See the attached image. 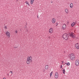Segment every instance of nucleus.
I'll list each match as a JSON object with an SVG mask.
<instances>
[{"label":"nucleus","instance_id":"1","mask_svg":"<svg viewBox=\"0 0 79 79\" xmlns=\"http://www.w3.org/2000/svg\"><path fill=\"white\" fill-rule=\"evenodd\" d=\"M72 37L73 38H75V36H74V34L73 33H69V34H65L63 35L62 36V38H63L64 39H65V40H68L69 39V37Z\"/></svg>","mask_w":79,"mask_h":79},{"label":"nucleus","instance_id":"2","mask_svg":"<svg viewBox=\"0 0 79 79\" xmlns=\"http://www.w3.org/2000/svg\"><path fill=\"white\" fill-rule=\"evenodd\" d=\"M69 58L72 60H74L75 59V56L73 54H71L69 55Z\"/></svg>","mask_w":79,"mask_h":79},{"label":"nucleus","instance_id":"3","mask_svg":"<svg viewBox=\"0 0 79 79\" xmlns=\"http://www.w3.org/2000/svg\"><path fill=\"white\" fill-rule=\"evenodd\" d=\"M75 64L76 66H78L79 65V61L78 60H77L75 61Z\"/></svg>","mask_w":79,"mask_h":79},{"label":"nucleus","instance_id":"4","mask_svg":"<svg viewBox=\"0 0 79 79\" xmlns=\"http://www.w3.org/2000/svg\"><path fill=\"white\" fill-rule=\"evenodd\" d=\"M6 35L8 36V37H10V32H9L6 31Z\"/></svg>","mask_w":79,"mask_h":79},{"label":"nucleus","instance_id":"5","mask_svg":"<svg viewBox=\"0 0 79 79\" xmlns=\"http://www.w3.org/2000/svg\"><path fill=\"white\" fill-rule=\"evenodd\" d=\"M31 62H32V61H31V60L27 59V63L28 64H29L31 63Z\"/></svg>","mask_w":79,"mask_h":79},{"label":"nucleus","instance_id":"6","mask_svg":"<svg viewBox=\"0 0 79 79\" xmlns=\"http://www.w3.org/2000/svg\"><path fill=\"white\" fill-rule=\"evenodd\" d=\"M58 72H56L55 74V77L56 79L58 78Z\"/></svg>","mask_w":79,"mask_h":79},{"label":"nucleus","instance_id":"7","mask_svg":"<svg viewBox=\"0 0 79 79\" xmlns=\"http://www.w3.org/2000/svg\"><path fill=\"white\" fill-rule=\"evenodd\" d=\"M66 28V25L65 24H64L62 26V29H65Z\"/></svg>","mask_w":79,"mask_h":79},{"label":"nucleus","instance_id":"8","mask_svg":"<svg viewBox=\"0 0 79 79\" xmlns=\"http://www.w3.org/2000/svg\"><path fill=\"white\" fill-rule=\"evenodd\" d=\"M27 59L32 61V57L31 56H30V57H28L27 58Z\"/></svg>","mask_w":79,"mask_h":79},{"label":"nucleus","instance_id":"9","mask_svg":"<svg viewBox=\"0 0 79 79\" xmlns=\"http://www.w3.org/2000/svg\"><path fill=\"white\" fill-rule=\"evenodd\" d=\"M56 21V20L55 19H52V23H53L54 24L55 23V22Z\"/></svg>","mask_w":79,"mask_h":79},{"label":"nucleus","instance_id":"10","mask_svg":"<svg viewBox=\"0 0 79 79\" xmlns=\"http://www.w3.org/2000/svg\"><path fill=\"white\" fill-rule=\"evenodd\" d=\"M75 47H76L77 49H79V46L78 45V43H77L75 45Z\"/></svg>","mask_w":79,"mask_h":79},{"label":"nucleus","instance_id":"11","mask_svg":"<svg viewBox=\"0 0 79 79\" xmlns=\"http://www.w3.org/2000/svg\"><path fill=\"white\" fill-rule=\"evenodd\" d=\"M49 32L50 33L53 32V28H51L49 30Z\"/></svg>","mask_w":79,"mask_h":79},{"label":"nucleus","instance_id":"12","mask_svg":"<svg viewBox=\"0 0 79 79\" xmlns=\"http://www.w3.org/2000/svg\"><path fill=\"white\" fill-rule=\"evenodd\" d=\"M70 6L71 8H73V3H71L70 5Z\"/></svg>","mask_w":79,"mask_h":79},{"label":"nucleus","instance_id":"13","mask_svg":"<svg viewBox=\"0 0 79 79\" xmlns=\"http://www.w3.org/2000/svg\"><path fill=\"white\" fill-rule=\"evenodd\" d=\"M65 11L67 13H68L69 11H68V9L66 8L65 10Z\"/></svg>","mask_w":79,"mask_h":79},{"label":"nucleus","instance_id":"14","mask_svg":"<svg viewBox=\"0 0 79 79\" xmlns=\"http://www.w3.org/2000/svg\"><path fill=\"white\" fill-rule=\"evenodd\" d=\"M48 65H46L45 66V69H48Z\"/></svg>","mask_w":79,"mask_h":79},{"label":"nucleus","instance_id":"15","mask_svg":"<svg viewBox=\"0 0 79 79\" xmlns=\"http://www.w3.org/2000/svg\"><path fill=\"white\" fill-rule=\"evenodd\" d=\"M75 24V23L74 22H73V23L71 24V26H74V24Z\"/></svg>","mask_w":79,"mask_h":79},{"label":"nucleus","instance_id":"16","mask_svg":"<svg viewBox=\"0 0 79 79\" xmlns=\"http://www.w3.org/2000/svg\"><path fill=\"white\" fill-rule=\"evenodd\" d=\"M33 3H34V1H31V3L32 5L33 4Z\"/></svg>","mask_w":79,"mask_h":79},{"label":"nucleus","instance_id":"17","mask_svg":"<svg viewBox=\"0 0 79 79\" xmlns=\"http://www.w3.org/2000/svg\"><path fill=\"white\" fill-rule=\"evenodd\" d=\"M52 74H53V71H52V72L50 74V77L52 76Z\"/></svg>","mask_w":79,"mask_h":79},{"label":"nucleus","instance_id":"18","mask_svg":"<svg viewBox=\"0 0 79 79\" xmlns=\"http://www.w3.org/2000/svg\"><path fill=\"white\" fill-rule=\"evenodd\" d=\"M69 65H70V64L68 62L67 64V66H69Z\"/></svg>","mask_w":79,"mask_h":79},{"label":"nucleus","instance_id":"19","mask_svg":"<svg viewBox=\"0 0 79 79\" xmlns=\"http://www.w3.org/2000/svg\"><path fill=\"white\" fill-rule=\"evenodd\" d=\"M62 71H63V74H65V70H62Z\"/></svg>","mask_w":79,"mask_h":79},{"label":"nucleus","instance_id":"20","mask_svg":"<svg viewBox=\"0 0 79 79\" xmlns=\"http://www.w3.org/2000/svg\"><path fill=\"white\" fill-rule=\"evenodd\" d=\"M26 2L27 4V5H29V2H28L27 1H26Z\"/></svg>","mask_w":79,"mask_h":79},{"label":"nucleus","instance_id":"21","mask_svg":"<svg viewBox=\"0 0 79 79\" xmlns=\"http://www.w3.org/2000/svg\"><path fill=\"white\" fill-rule=\"evenodd\" d=\"M56 26H57L58 25V23H56Z\"/></svg>","mask_w":79,"mask_h":79},{"label":"nucleus","instance_id":"22","mask_svg":"<svg viewBox=\"0 0 79 79\" xmlns=\"http://www.w3.org/2000/svg\"><path fill=\"white\" fill-rule=\"evenodd\" d=\"M5 29H7V27H6V26L5 27Z\"/></svg>","mask_w":79,"mask_h":79},{"label":"nucleus","instance_id":"23","mask_svg":"<svg viewBox=\"0 0 79 79\" xmlns=\"http://www.w3.org/2000/svg\"><path fill=\"white\" fill-rule=\"evenodd\" d=\"M15 32H16V33H18V31L16 30V31H15Z\"/></svg>","mask_w":79,"mask_h":79},{"label":"nucleus","instance_id":"24","mask_svg":"<svg viewBox=\"0 0 79 79\" xmlns=\"http://www.w3.org/2000/svg\"><path fill=\"white\" fill-rule=\"evenodd\" d=\"M60 68L61 69L62 68V65H60Z\"/></svg>","mask_w":79,"mask_h":79},{"label":"nucleus","instance_id":"25","mask_svg":"<svg viewBox=\"0 0 79 79\" xmlns=\"http://www.w3.org/2000/svg\"><path fill=\"white\" fill-rule=\"evenodd\" d=\"M14 48H18V47H14Z\"/></svg>","mask_w":79,"mask_h":79},{"label":"nucleus","instance_id":"26","mask_svg":"<svg viewBox=\"0 0 79 79\" xmlns=\"http://www.w3.org/2000/svg\"><path fill=\"white\" fill-rule=\"evenodd\" d=\"M62 70H65V69H64L63 68H62Z\"/></svg>","mask_w":79,"mask_h":79},{"label":"nucleus","instance_id":"27","mask_svg":"<svg viewBox=\"0 0 79 79\" xmlns=\"http://www.w3.org/2000/svg\"><path fill=\"white\" fill-rule=\"evenodd\" d=\"M37 18H39V15H37Z\"/></svg>","mask_w":79,"mask_h":79},{"label":"nucleus","instance_id":"28","mask_svg":"<svg viewBox=\"0 0 79 79\" xmlns=\"http://www.w3.org/2000/svg\"><path fill=\"white\" fill-rule=\"evenodd\" d=\"M11 73L12 74H13V72H11Z\"/></svg>","mask_w":79,"mask_h":79},{"label":"nucleus","instance_id":"29","mask_svg":"<svg viewBox=\"0 0 79 79\" xmlns=\"http://www.w3.org/2000/svg\"><path fill=\"white\" fill-rule=\"evenodd\" d=\"M31 1H34V0H31Z\"/></svg>","mask_w":79,"mask_h":79},{"label":"nucleus","instance_id":"30","mask_svg":"<svg viewBox=\"0 0 79 79\" xmlns=\"http://www.w3.org/2000/svg\"><path fill=\"white\" fill-rule=\"evenodd\" d=\"M53 3V1L51 2V3Z\"/></svg>","mask_w":79,"mask_h":79},{"label":"nucleus","instance_id":"31","mask_svg":"<svg viewBox=\"0 0 79 79\" xmlns=\"http://www.w3.org/2000/svg\"><path fill=\"white\" fill-rule=\"evenodd\" d=\"M12 72H12V71H11L10 72V73H12Z\"/></svg>","mask_w":79,"mask_h":79},{"label":"nucleus","instance_id":"32","mask_svg":"<svg viewBox=\"0 0 79 79\" xmlns=\"http://www.w3.org/2000/svg\"><path fill=\"white\" fill-rule=\"evenodd\" d=\"M3 79H6V78H4Z\"/></svg>","mask_w":79,"mask_h":79},{"label":"nucleus","instance_id":"33","mask_svg":"<svg viewBox=\"0 0 79 79\" xmlns=\"http://www.w3.org/2000/svg\"><path fill=\"white\" fill-rule=\"evenodd\" d=\"M7 76H9V74H7Z\"/></svg>","mask_w":79,"mask_h":79},{"label":"nucleus","instance_id":"34","mask_svg":"<svg viewBox=\"0 0 79 79\" xmlns=\"http://www.w3.org/2000/svg\"><path fill=\"white\" fill-rule=\"evenodd\" d=\"M44 72H45V70H44Z\"/></svg>","mask_w":79,"mask_h":79},{"label":"nucleus","instance_id":"35","mask_svg":"<svg viewBox=\"0 0 79 79\" xmlns=\"http://www.w3.org/2000/svg\"><path fill=\"white\" fill-rule=\"evenodd\" d=\"M62 63H63L64 62H63V61H62Z\"/></svg>","mask_w":79,"mask_h":79},{"label":"nucleus","instance_id":"36","mask_svg":"<svg viewBox=\"0 0 79 79\" xmlns=\"http://www.w3.org/2000/svg\"><path fill=\"white\" fill-rule=\"evenodd\" d=\"M65 64H67L66 63H65Z\"/></svg>","mask_w":79,"mask_h":79},{"label":"nucleus","instance_id":"37","mask_svg":"<svg viewBox=\"0 0 79 79\" xmlns=\"http://www.w3.org/2000/svg\"><path fill=\"white\" fill-rule=\"evenodd\" d=\"M49 38H50V37H49Z\"/></svg>","mask_w":79,"mask_h":79}]
</instances>
